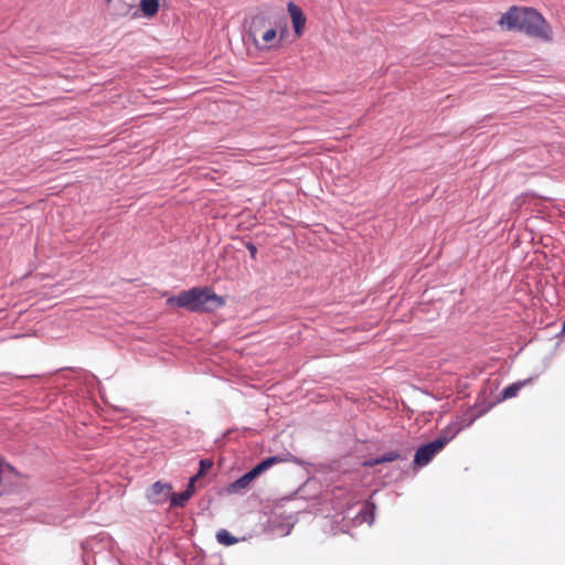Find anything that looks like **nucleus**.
Instances as JSON below:
<instances>
[{
    "label": "nucleus",
    "mask_w": 565,
    "mask_h": 565,
    "mask_svg": "<svg viewBox=\"0 0 565 565\" xmlns=\"http://www.w3.org/2000/svg\"><path fill=\"white\" fill-rule=\"evenodd\" d=\"M380 463H382V461H380V458L377 457V458L369 459V460L364 461L363 466L364 467H374Z\"/></svg>",
    "instance_id": "obj_16"
},
{
    "label": "nucleus",
    "mask_w": 565,
    "mask_h": 565,
    "mask_svg": "<svg viewBox=\"0 0 565 565\" xmlns=\"http://www.w3.org/2000/svg\"><path fill=\"white\" fill-rule=\"evenodd\" d=\"M216 540L220 544L226 546L233 545L238 542L236 537H234L227 530L224 529L220 530L216 533Z\"/></svg>",
    "instance_id": "obj_11"
},
{
    "label": "nucleus",
    "mask_w": 565,
    "mask_h": 565,
    "mask_svg": "<svg viewBox=\"0 0 565 565\" xmlns=\"http://www.w3.org/2000/svg\"><path fill=\"white\" fill-rule=\"evenodd\" d=\"M172 486L161 481L154 482L147 491V499L152 504H162L170 499Z\"/></svg>",
    "instance_id": "obj_6"
},
{
    "label": "nucleus",
    "mask_w": 565,
    "mask_h": 565,
    "mask_svg": "<svg viewBox=\"0 0 565 565\" xmlns=\"http://www.w3.org/2000/svg\"><path fill=\"white\" fill-rule=\"evenodd\" d=\"M212 466H213V462L211 460H209V459L201 460L200 461V470L195 476H198V477L203 476L206 470L212 468Z\"/></svg>",
    "instance_id": "obj_14"
},
{
    "label": "nucleus",
    "mask_w": 565,
    "mask_h": 565,
    "mask_svg": "<svg viewBox=\"0 0 565 565\" xmlns=\"http://www.w3.org/2000/svg\"><path fill=\"white\" fill-rule=\"evenodd\" d=\"M449 441L448 438H438L435 439L416 450L414 462L420 467L426 466L431 461V459L445 447V445Z\"/></svg>",
    "instance_id": "obj_5"
},
{
    "label": "nucleus",
    "mask_w": 565,
    "mask_h": 565,
    "mask_svg": "<svg viewBox=\"0 0 565 565\" xmlns=\"http://www.w3.org/2000/svg\"><path fill=\"white\" fill-rule=\"evenodd\" d=\"M287 11L290 15L296 35L301 36L307 21L301 8L294 2H289L287 4Z\"/></svg>",
    "instance_id": "obj_7"
},
{
    "label": "nucleus",
    "mask_w": 565,
    "mask_h": 565,
    "mask_svg": "<svg viewBox=\"0 0 565 565\" xmlns=\"http://www.w3.org/2000/svg\"><path fill=\"white\" fill-rule=\"evenodd\" d=\"M247 248H248V250L250 253V256L253 258H255L256 257V253H257V248L253 244H248Z\"/></svg>",
    "instance_id": "obj_17"
},
{
    "label": "nucleus",
    "mask_w": 565,
    "mask_h": 565,
    "mask_svg": "<svg viewBox=\"0 0 565 565\" xmlns=\"http://www.w3.org/2000/svg\"><path fill=\"white\" fill-rule=\"evenodd\" d=\"M139 8L145 18L152 19L159 11V0H140Z\"/></svg>",
    "instance_id": "obj_8"
},
{
    "label": "nucleus",
    "mask_w": 565,
    "mask_h": 565,
    "mask_svg": "<svg viewBox=\"0 0 565 565\" xmlns=\"http://www.w3.org/2000/svg\"><path fill=\"white\" fill-rule=\"evenodd\" d=\"M168 303L192 312H209L223 307L225 301L209 287H194L169 298Z\"/></svg>",
    "instance_id": "obj_2"
},
{
    "label": "nucleus",
    "mask_w": 565,
    "mask_h": 565,
    "mask_svg": "<svg viewBox=\"0 0 565 565\" xmlns=\"http://www.w3.org/2000/svg\"><path fill=\"white\" fill-rule=\"evenodd\" d=\"M473 420H475V418H471V419L469 420L468 425L472 424V423H473Z\"/></svg>",
    "instance_id": "obj_18"
},
{
    "label": "nucleus",
    "mask_w": 565,
    "mask_h": 565,
    "mask_svg": "<svg viewBox=\"0 0 565 565\" xmlns=\"http://www.w3.org/2000/svg\"><path fill=\"white\" fill-rule=\"evenodd\" d=\"M285 461V458L280 456H273L264 459L258 465H256L248 472L243 475L241 478L235 480L231 486L230 490L233 492H238L242 489L247 488L252 481H254L258 476H260L264 471L268 470L273 466L277 463H281Z\"/></svg>",
    "instance_id": "obj_4"
},
{
    "label": "nucleus",
    "mask_w": 565,
    "mask_h": 565,
    "mask_svg": "<svg viewBox=\"0 0 565 565\" xmlns=\"http://www.w3.org/2000/svg\"><path fill=\"white\" fill-rule=\"evenodd\" d=\"M199 478H200V477H198V476H193V477H192V478H190V480H189V484H188V488H186V490H185V491H190L191 497H192V495H193V493H194V483H195V481H196Z\"/></svg>",
    "instance_id": "obj_15"
},
{
    "label": "nucleus",
    "mask_w": 565,
    "mask_h": 565,
    "mask_svg": "<svg viewBox=\"0 0 565 565\" xmlns=\"http://www.w3.org/2000/svg\"><path fill=\"white\" fill-rule=\"evenodd\" d=\"M531 380H525V381H522V382H516V383H513L509 386H507L502 392H501V398L502 399H509V398H512V397H515L520 390L526 385Z\"/></svg>",
    "instance_id": "obj_9"
},
{
    "label": "nucleus",
    "mask_w": 565,
    "mask_h": 565,
    "mask_svg": "<svg viewBox=\"0 0 565 565\" xmlns=\"http://www.w3.org/2000/svg\"><path fill=\"white\" fill-rule=\"evenodd\" d=\"M562 331L565 332V322L563 323V330Z\"/></svg>",
    "instance_id": "obj_19"
},
{
    "label": "nucleus",
    "mask_w": 565,
    "mask_h": 565,
    "mask_svg": "<svg viewBox=\"0 0 565 565\" xmlns=\"http://www.w3.org/2000/svg\"><path fill=\"white\" fill-rule=\"evenodd\" d=\"M265 24L266 21L263 18L253 19L247 31V38L258 51L268 52L280 46L282 33L278 35L275 28L265 29Z\"/></svg>",
    "instance_id": "obj_3"
},
{
    "label": "nucleus",
    "mask_w": 565,
    "mask_h": 565,
    "mask_svg": "<svg viewBox=\"0 0 565 565\" xmlns=\"http://www.w3.org/2000/svg\"><path fill=\"white\" fill-rule=\"evenodd\" d=\"M499 24L508 30H520L525 34L544 42L552 41V29L547 21L532 8L512 7L499 20Z\"/></svg>",
    "instance_id": "obj_1"
},
{
    "label": "nucleus",
    "mask_w": 565,
    "mask_h": 565,
    "mask_svg": "<svg viewBox=\"0 0 565 565\" xmlns=\"http://www.w3.org/2000/svg\"><path fill=\"white\" fill-rule=\"evenodd\" d=\"M114 0H106L107 3H111ZM135 0H130L129 2L120 3V0L116 2V9L117 13L119 15H126L128 14L135 7L134 4Z\"/></svg>",
    "instance_id": "obj_12"
},
{
    "label": "nucleus",
    "mask_w": 565,
    "mask_h": 565,
    "mask_svg": "<svg viewBox=\"0 0 565 565\" xmlns=\"http://www.w3.org/2000/svg\"><path fill=\"white\" fill-rule=\"evenodd\" d=\"M382 463L391 462L399 458V454L397 451H390L379 457Z\"/></svg>",
    "instance_id": "obj_13"
},
{
    "label": "nucleus",
    "mask_w": 565,
    "mask_h": 565,
    "mask_svg": "<svg viewBox=\"0 0 565 565\" xmlns=\"http://www.w3.org/2000/svg\"><path fill=\"white\" fill-rule=\"evenodd\" d=\"M191 493L190 491H183L180 493H172L170 495L171 507H184L185 503L190 500Z\"/></svg>",
    "instance_id": "obj_10"
}]
</instances>
